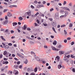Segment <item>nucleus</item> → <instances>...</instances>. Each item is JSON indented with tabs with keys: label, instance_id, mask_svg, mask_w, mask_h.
<instances>
[{
	"label": "nucleus",
	"instance_id": "nucleus-1",
	"mask_svg": "<svg viewBox=\"0 0 75 75\" xmlns=\"http://www.w3.org/2000/svg\"><path fill=\"white\" fill-rule=\"evenodd\" d=\"M64 60L66 62L67 64H68L69 65H70V63H69V59H68V58H64Z\"/></svg>",
	"mask_w": 75,
	"mask_h": 75
},
{
	"label": "nucleus",
	"instance_id": "nucleus-2",
	"mask_svg": "<svg viewBox=\"0 0 75 75\" xmlns=\"http://www.w3.org/2000/svg\"><path fill=\"white\" fill-rule=\"evenodd\" d=\"M52 24L53 27H55L57 26V22L55 21H52Z\"/></svg>",
	"mask_w": 75,
	"mask_h": 75
},
{
	"label": "nucleus",
	"instance_id": "nucleus-3",
	"mask_svg": "<svg viewBox=\"0 0 75 75\" xmlns=\"http://www.w3.org/2000/svg\"><path fill=\"white\" fill-rule=\"evenodd\" d=\"M55 61H56L57 64H58V62L59 61V57L58 56H57L55 59Z\"/></svg>",
	"mask_w": 75,
	"mask_h": 75
},
{
	"label": "nucleus",
	"instance_id": "nucleus-4",
	"mask_svg": "<svg viewBox=\"0 0 75 75\" xmlns=\"http://www.w3.org/2000/svg\"><path fill=\"white\" fill-rule=\"evenodd\" d=\"M65 57L64 58H69L70 56L68 55V53L66 52L65 54Z\"/></svg>",
	"mask_w": 75,
	"mask_h": 75
},
{
	"label": "nucleus",
	"instance_id": "nucleus-5",
	"mask_svg": "<svg viewBox=\"0 0 75 75\" xmlns=\"http://www.w3.org/2000/svg\"><path fill=\"white\" fill-rule=\"evenodd\" d=\"M7 16L8 17H11V16H12V14L10 12H8L7 13Z\"/></svg>",
	"mask_w": 75,
	"mask_h": 75
},
{
	"label": "nucleus",
	"instance_id": "nucleus-6",
	"mask_svg": "<svg viewBox=\"0 0 75 75\" xmlns=\"http://www.w3.org/2000/svg\"><path fill=\"white\" fill-rule=\"evenodd\" d=\"M7 23H8V21L6 20L5 21H4L3 23V24L4 25H5Z\"/></svg>",
	"mask_w": 75,
	"mask_h": 75
},
{
	"label": "nucleus",
	"instance_id": "nucleus-7",
	"mask_svg": "<svg viewBox=\"0 0 75 75\" xmlns=\"http://www.w3.org/2000/svg\"><path fill=\"white\" fill-rule=\"evenodd\" d=\"M18 19L19 21H22L23 20V18L21 17H20L18 18Z\"/></svg>",
	"mask_w": 75,
	"mask_h": 75
},
{
	"label": "nucleus",
	"instance_id": "nucleus-8",
	"mask_svg": "<svg viewBox=\"0 0 75 75\" xmlns=\"http://www.w3.org/2000/svg\"><path fill=\"white\" fill-rule=\"evenodd\" d=\"M59 54H60V55H61V54H64L65 52H64L63 51H59Z\"/></svg>",
	"mask_w": 75,
	"mask_h": 75
},
{
	"label": "nucleus",
	"instance_id": "nucleus-9",
	"mask_svg": "<svg viewBox=\"0 0 75 75\" xmlns=\"http://www.w3.org/2000/svg\"><path fill=\"white\" fill-rule=\"evenodd\" d=\"M13 26H15V25H17V23L16 22H13L12 23Z\"/></svg>",
	"mask_w": 75,
	"mask_h": 75
},
{
	"label": "nucleus",
	"instance_id": "nucleus-10",
	"mask_svg": "<svg viewBox=\"0 0 75 75\" xmlns=\"http://www.w3.org/2000/svg\"><path fill=\"white\" fill-rule=\"evenodd\" d=\"M4 48H5V49H7V48H9V46L6 45L5 46H4Z\"/></svg>",
	"mask_w": 75,
	"mask_h": 75
},
{
	"label": "nucleus",
	"instance_id": "nucleus-11",
	"mask_svg": "<svg viewBox=\"0 0 75 75\" xmlns=\"http://www.w3.org/2000/svg\"><path fill=\"white\" fill-rule=\"evenodd\" d=\"M35 59L37 61H39L40 62V58H39V57H35Z\"/></svg>",
	"mask_w": 75,
	"mask_h": 75
},
{
	"label": "nucleus",
	"instance_id": "nucleus-12",
	"mask_svg": "<svg viewBox=\"0 0 75 75\" xmlns=\"http://www.w3.org/2000/svg\"><path fill=\"white\" fill-rule=\"evenodd\" d=\"M59 15L58 14V12H57L55 15V18H57L58 17Z\"/></svg>",
	"mask_w": 75,
	"mask_h": 75
},
{
	"label": "nucleus",
	"instance_id": "nucleus-13",
	"mask_svg": "<svg viewBox=\"0 0 75 75\" xmlns=\"http://www.w3.org/2000/svg\"><path fill=\"white\" fill-rule=\"evenodd\" d=\"M57 42L56 41V40H54L53 42V45H57Z\"/></svg>",
	"mask_w": 75,
	"mask_h": 75
},
{
	"label": "nucleus",
	"instance_id": "nucleus-14",
	"mask_svg": "<svg viewBox=\"0 0 75 75\" xmlns=\"http://www.w3.org/2000/svg\"><path fill=\"white\" fill-rule=\"evenodd\" d=\"M51 48H52V50H53V51H55L56 48L55 47L53 46H52Z\"/></svg>",
	"mask_w": 75,
	"mask_h": 75
},
{
	"label": "nucleus",
	"instance_id": "nucleus-15",
	"mask_svg": "<svg viewBox=\"0 0 75 75\" xmlns=\"http://www.w3.org/2000/svg\"><path fill=\"white\" fill-rule=\"evenodd\" d=\"M62 67V66H61V65L60 64H59V65H58V69H60Z\"/></svg>",
	"mask_w": 75,
	"mask_h": 75
},
{
	"label": "nucleus",
	"instance_id": "nucleus-16",
	"mask_svg": "<svg viewBox=\"0 0 75 75\" xmlns=\"http://www.w3.org/2000/svg\"><path fill=\"white\" fill-rule=\"evenodd\" d=\"M7 53V51H6V50H5L4 51L3 54L4 55H6Z\"/></svg>",
	"mask_w": 75,
	"mask_h": 75
},
{
	"label": "nucleus",
	"instance_id": "nucleus-17",
	"mask_svg": "<svg viewBox=\"0 0 75 75\" xmlns=\"http://www.w3.org/2000/svg\"><path fill=\"white\" fill-rule=\"evenodd\" d=\"M31 11H30L29 12H26V13H27L28 15V16H31Z\"/></svg>",
	"mask_w": 75,
	"mask_h": 75
},
{
	"label": "nucleus",
	"instance_id": "nucleus-18",
	"mask_svg": "<svg viewBox=\"0 0 75 75\" xmlns=\"http://www.w3.org/2000/svg\"><path fill=\"white\" fill-rule=\"evenodd\" d=\"M52 30H53L54 31V33H57V32L55 31V28H54V27H52Z\"/></svg>",
	"mask_w": 75,
	"mask_h": 75
},
{
	"label": "nucleus",
	"instance_id": "nucleus-19",
	"mask_svg": "<svg viewBox=\"0 0 75 75\" xmlns=\"http://www.w3.org/2000/svg\"><path fill=\"white\" fill-rule=\"evenodd\" d=\"M64 13L65 14V15H68V12L67 11H65L64 12Z\"/></svg>",
	"mask_w": 75,
	"mask_h": 75
},
{
	"label": "nucleus",
	"instance_id": "nucleus-20",
	"mask_svg": "<svg viewBox=\"0 0 75 75\" xmlns=\"http://www.w3.org/2000/svg\"><path fill=\"white\" fill-rule=\"evenodd\" d=\"M1 37L2 40L3 41H6V39H5L4 38H3V36H1Z\"/></svg>",
	"mask_w": 75,
	"mask_h": 75
},
{
	"label": "nucleus",
	"instance_id": "nucleus-21",
	"mask_svg": "<svg viewBox=\"0 0 75 75\" xmlns=\"http://www.w3.org/2000/svg\"><path fill=\"white\" fill-rule=\"evenodd\" d=\"M60 12L61 13L63 14L64 13V10L63 9H62L60 11Z\"/></svg>",
	"mask_w": 75,
	"mask_h": 75
},
{
	"label": "nucleus",
	"instance_id": "nucleus-22",
	"mask_svg": "<svg viewBox=\"0 0 75 75\" xmlns=\"http://www.w3.org/2000/svg\"><path fill=\"white\" fill-rule=\"evenodd\" d=\"M27 26V25H24V28H23L24 30H25L26 29Z\"/></svg>",
	"mask_w": 75,
	"mask_h": 75
},
{
	"label": "nucleus",
	"instance_id": "nucleus-23",
	"mask_svg": "<svg viewBox=\"0 0 75 75\" xmlns=\"http://www.w3.org/2000/svg\"><path fill=\"white\" fill-rule=\"evenodd\" d=\"M38 68L37 67H35L34 69V71L35 72H37V71Z\"/></svg>",
	"mask_w": 75,
	"mask_h": 75
},
{
	"label": "nucleus",
	"instance_id": "nucleus-24",
	"mask_svg": "<svg viewBox=\"0 0 75 75\" xmlns=\"http://www.w3.org/2000/svg\"><path fill=\"white\" fill-rule=\"evenodd\" d=\"M24 63L25 64H27V63H28V60H27V59H25V61L24 62Z\"/></svg>",
	"mask_w": 75,
	"mask_h": 75
},
{
	"label": "nucleus",
	"instance_id": "nucleus-25",
	"mask_svg": "<svg viewBox=\"0 0 75 75\" xmlns=\"http://www.w3.org/2000/svg\"><path fill=\"white\" fill-rule=\"evenodd\" d=\"M13 67L17 69V68H18V66H17V65H16L14 66Z\"/></svg>",
	"mask_w": 75,
	"mask_h": 75
},
{
	"label": "nucleus",
	"instance_id": "nucleus-26",
	"mask_svg": "<svg viewBox=\"0 0 75 75\" xmlns=\"http://www.w3.org/2000/svg\"><path fill=\"white\" fill-rule=\"evenodd\" d=\"M30 7L31 8H32V9H34V8H35V7L32 5H31L30 6Z\"/></svg>",
	"mask_w": 75,
	"mask_h": 75
},
{
	"label": "nucleus",
	"instance_id": "nucleus-27",
	"mask_svg": "<svg viewBox=\"0 0 75 75\" xmlns=\"http://www.w3.org/2000/svg\"><path fill=\"white\" fill-rule=\"evenodd\" d=\"M66 16V15H62L60 16V18H62V17H65Z\"/></svg>",
	"mask_w": 75,
	"mask_h": 75
},
{
	"label": "nucleus",
	"instance_id": "nucleus-28",
	"mask_svg": "<svg viewBox=\"0 0 75 75\" xmlns=\"http://www.w3.org/2000/svg\"><path fill=\"white\" fill-rule=\"evenodd\" d=\"M73 26V24L72 23H70L69 25V27H72V26Z\"/></svg>",
	"mask_w": 75,
	"mask_h": 75
},
{
	"label": "nucleus",
	"instance_id": "nucleus-29",
	"mask_svg": "<svg viewBox=\"0 0 75 75\" xmlns=\"http://www.w3.org/2000/svg\"><path fill=\"white\" fill-rule=\"evenodd\" d=\"M66 10H67L69 11H70V10H69V8L67 7H66Z\"/></svg>",
	"mask_w": 75,
	"mask_h": 75
},
{
	"label": "nucleus",
	"instance_id": "nucleus-30",
	"mask_svg": "<svg viewBox=\"0 0 75 75\" xmlns=\"http://www.w3.org/2000/svg\"><path fill=\"white\" fill-rule=\"evenodd\" d=\"M8 54H9L8 53H7L6 55V57H7V58H8Z\"/></svg>",
	"mask_w": 75,
	"mask_h": 75
},
{
	"label": "nucleus",
	"instance_id": "nucleus-31",
	"mask_svg": "<svg viewBox=\"0 0 75 75\" xmlns=\"http://www.w3.org/2000/svg\"><path fill=\"white\" fill-rule=\"evenodd\" d=\"M43 24L44 25V26H45V27H47V26L48 25V24L47 23H43Z\"/></svg>",
	"mask_w": 75,
	"mask_h": 75
},
{
	"label": "nucleus",
	"instance_id": "nucleus-32",
	"mask_svg": "<svg viewBox=\"0 0 75 75\" xmlns=\"http://www.w3.org/2000/svg\"><path fill=\"white\" fill-rule=\"evenodd\" d=\"M7 10H8V9H4L3 11V13H5V12H6Z\"/></svg>",
	"mask_w": 75,
	"mask_h": 75
},
{
	"label": "nucleus",
	"instance_id": "nucleus-33",
	"mask_svg": "<svg viewBox=\"0 0 75 75\" xmlns=\"http://www.w3.org/2000/svg\"><path fill=\"white\" fill-rule=\"evenodd\" d=\"M64 34L65 35H67V31H66L65 30H64Z\"/></svg>",
	"mask_w": 75,
	"mask_h": 75
},
{
	"label": "nucleus",
	"instance_id": "nucleus-34",
	"mask_svg": "<svg viewBox=\"0 0 75 75\" xmlns=\"http://www.w3.org/2000/svg\"><path fill=\"white\" fill-rule=\"evenodd\" d=\"M69 63H70V64H73V60H70V62H69Z\"/></svg>",
	"mask_w": 75,
	"mask_h": 75
},
{
	"label": "nucleus",
	"instance_id": "nucleus-35",
	"mask_svg": "<svg viewBox=\"0 0 75 75\" xmlns=\"http://www.w3.org/2000/svg\"><path fill=\"white\" fill-rule=\"evenodd\" d=\"M65 26H66V25H63L61 26V28L65 27Z\"/></svg>",
	"mask_w": 75,
	"mask_h": 75
},
{
	"label": "nucleus",
	"instance_id": "nucleus-36",
	"mask_svg": "<svg viewBox=\"0 0 75 75\" xmlns=\"http://www.w3.org/2000/svg\"><path fill=\"white\" fill-rule=\"evenodd\" d=\"M26 38H28V39H29V40H33V39H32V38H30V37H28V36H27V37H26Z\"/></svg>",
	"mask_w": 75,
	"mask_h": 75
},
{
	"label": "nucleus",
	"instance_id": "nucleus-37",
	"mask_svg": "<svg viewBox=\"0 0 75 75\" xmlns=\"http://www.w3.org/2000/svg\"><path fill=\"white\" fill-rule=\"evenodd\" d=\"M38 14H39V13L37 12L35 15V17H36Z\"/></svg>",
	"mask_w": 75,
	"mask_h": 75
},
{
	"label": "nucleus",
	"instance_id": "nucleus-38",
	"mask_svg": "<svg viewBox=\"0 0 75 75\" xmlns=\"http://www.w3.org/2000/svg\"><path fill=\"white\" fill-rule=\"evenodd\" d=\"M67 4V1H64L63 4V5H65V4Z\"/></svg>",
	"mask_w": 75,
	"mask_h": 75
},
{
	"label": "nucleus",
	"instance_id": "nucleus-39",
	"mask_svg": "<svg viewBox=\"0 0 75 75\" xmlns=\"http://www.w3.org/2000/svg\"><path fill=\"white\" fill-rule=\"evenodd\" d=\"M27 29L28 31H30L31 30V29L30 28H28Z\"/></svg>",
	"mask_w": 75,
	"mask_h": 75
},
{
	"label": "nucleus",
	"instance_id": "nucleus-40",
	"mask_svg": "<svg viewBox=\"0 0 75 75\" xmlns=\"http://www.w3.org/2000/svg\"><path fill=\"white\" fill-rule=\"evenodd\" d=\"M56 10L57 11H59V8H56Z\"/></svg>",
	"mask_w": 75,
	"mask_h": 75
},
{
	"label": "nucleus",
	"instance_id": "nucleus-41",
	"mask_svg": "<svg viewBox=\"0 0 75 75\" xmlns=\"http://www.w3.org/2000/svg\"><path fill=\"white\" fill-rule=\"evenodd\" d=\"M71 38L70 37H68L67 38V40H71Z\"/></svg>",
	"mask_w": 75,
	"mask_h": 75
},
{
	"label": "nucleus",
	"instance_id": "nucleus-42",
	"mask_svg": "<svg viewBox=\"0 0 75 75\" xmlns=\"http://www.w3.org/2000/svg\"><path fill=\"white\" fill-rule=\"evenodd\" d=\"M54 10V8H52L50 9V11H52Z\"/></svg>",
	"mask_w": 75,
	"mask_h": 75
},
{
	"label": "nucleus",
	"instance_id": "nucleus-43",
	"mask_svg": "<svg viewBox=\"0 0 75 75\" xmlns=\"http://www.w3.org/2000/svg\"><path fill=\"white\" fill-rule=\"evenodd\" d=\"M13 5H11L8 6L9 8H13Z\"/></svg>",
	"mask_w": 75,
	"mask_h": 75
},
{
	"label": "nucleus",
	"instance_id": "nucleus-44",
	"mask_svg": "<svg viewBox=\"0 0 75 75\" xmlns=\"http://www.w3.org/2000/svg\"><path fill=\"white\" fill-rule=\"evenodd\" d=\"M64 42L65 43H67V40H64Z\"/></svg>",
	"mask_w": 75,
	"mask_h": 75
},
{
	"label": "nucleus",
	"instance_id": "nucleus-45",
	"mask_svg": "<svg viewBox=\"0 0 75 75\" xmlns=\"http://www.w3.org/2000/svg\"><path fill=\"white\" fill-rule=\"evenodd\" d=\"M74 42L73 41V42H71V45H74Z\"/></svg>",
	"mask_w": 75,
	"mask_h": 75
},
{
	"label": "nucleus",
	"instance_id": "nucleus-46",
	"mask_svg": "<svg viewBox=\"0 0 75 75\" xmlns=\"http://www.w3.org/2000/svg\"><path fill=\"white\" fill-rule=\"evenodd\" d=\"M19 68H20V69H22V66L21 65H20L19 67Z\"/></svg>",
	"mask_w": 75,
	"mask_h": 75
},
{
	"label": "nucleus",
	"instance_id": "nucleus-47",
	"mask_svg": "<svg viewBox=\"0 0 75 75\" xmlns=\"http://www.w3.org/2000/svg\"><path fill=\"white\" fill-rule=\"evenodd\" d=\"M2 57H3V54H0V58H2Z\"/></svg>",
	"mask_w": 75,
	"mask_h": 75
},
{
	"label": "nucleus",
	"instance_id": "nucleus-48",
	"mask_svg": "<svg viewBox=\"0 0 75 75\" xmlns=\"http://www.w3.org/2000/svg\"><path fill=\"white\" fill-rule=\"evenodd\" d=\"M30 75H35V74L33 72L30 74Z\"/></svg>",
	"mask_w": 75,
	"mask_h": 75
},
{
	"label": "nucleus",
	"instance_id": "nucleus-49",
	"mask_svg": "<svg viewBox=\"0 0 75 75\" xmlns=\"http://www.w3.org/2000/svg\"><path fill=\"white\" fill-rule=\"evenodd\" d=\"M4 69H5V68H2V69H1V71H3Z\"/></svg>",
	"mask_w": 75,
	"mask_h": 75
},
{
	"label": "nucleus",
	"instance_id": "nucleus-50",
	"mask_svg": "<svg viewBox=\"0 0 75 75\" xmlns=\"http://www.w3.org/2000/svg\"><path fill=\"white\" fill-rule=\"evenodd\" d=\"M12 57H16V55L14 54H13L12 55Z\"/></svg>",
	"mask_w": 75,
	"mask_h": 75
},
{
	"label": "nucleus",
	"instance_id": "nucleus-51",
	"mask_svg": "<svg viewBox=\"0 0 75 75\" xmlns=\"http://www.w3.org/2000/svg\"><path fill=\"white\" fill-rule=\"evenodd\" d=\"M61 47H62L61 45H59L58 48H61Z\"/></svg>",
	"mask_w": 75,
	"mask_h": 75
},
{
	"label": "nucleus",
	"instance_id": "nucleus-52",
	"mask_svg": "<svg viewBox=\"0 0 75 75\" xmlns=\"http://www.w3.org/2000/svg\"><path fill=\"white\" fill-rule=\"evenodd\" d=\"M8 29H6L5 30V32L6 33H8Z\"/></svg>",
	"mask_w": 75,
	"mask_h": 75
},
{
	"label": "nucleus",
	"instance_id": "nucleus-53",
	"mask_svg": "<svg viewBox=\"0 0 75 75\" xmlns=\"http://www.w3.org/2000/svg\"><path fill=\"white\" fill-rule=\"evenodd\" d=\"M8 66H5V69H7V68H8Z\"/></svg>",
	"mask_w": 75,
	"mask_h": 75
},
{
	"label": "nucleus",
	"instance_id": "nucleus-54",
	"mask_svg": "<svg viewBox=\"0 0 75 75\" xmlns=\"http://www.w3.org/2000/svg\"><path fill=\"white\" fill-rule=\"evenodd\" d=\"M44 48H48V47H47V46L45 45V46H44Z\"/></svg>",
	"mask_w": 75,
	"mask_h": 75
},
{
	"label": "nucleus",
	"instance_id": "nucleus-55",
	"mask_svg": "<svg viewBox=\"0 0 75 75\" xmlns=\"http://www.w3.org/2000/svg\"><path fill=\"white\" fill-rule=\"evenodd\" d=\"M8 45H9V46H11V45H12V44L11 43H8Z\"/></svg>",
	"mask_w": 75,
	"mask_h": 75
},
{
	"label": "nucleus",
	"instance_id": "nucleus-56",
	"mask_svg": "<svg viewBox=\"0 0 75 75\" xmlns=\"http://www.w3.org/2000/svg\"><path fill=\"white\" fill-rule=\"evenodd\" d=\"M72 71L74 72H75V68H73L72 69Z\"/></svg>",
	"mask_w": 75,
	"mask_h": 75
},
{
	"label": "nucleus",
	"instance_id": "nucleus-57",
	"mask_svg": "<svg viewBox=\"0 0 75 75\" xmlns=\"http://www.w3.org/2000/svg\"><path fill=\"white\" fill-rule=\"evenodd\" d=\"M17 55L18 56H19V57H20V56L21 55V54H19V53H17Z\"/></svg>",
	"mask_w": 75,
	"mask_h": 75
},
{
	"label": "nucleus",
	"instance_id": "nucleus-58",
	"mask_svg": "<svg viewBox=\"0 0 75 75\" xmlns=\"http://www.w3.org/2000/svg\"><path fill=\"white\" fill-rule=\"evenodd\" d=\"M11 34H13V33H14V31L13 30H12L11 31Z\"/></svg>",
	"mask_w": 75,
	"mask_h": 75
},
{
	"label": "nucleus",
	"instance_id": "nucleus-59",
	"mask_svg": "<svg viewBox=\"0 0 75 75\" xmlns=\"http://www.w3.org/2000/svg\"><path fill=\"white\" fill-rule=\"evenodd\" d=\"M66 7H63L62 8H63V9H64V10H66Z\"/></svg>",
	"mask_w": 75,
	"mask_h": 75
},
{
	"label": "nucleus",
	"instance_id": "nucleus-60",
	"mask_svg": "<svg viewBox=\"0 0 75 75\" xmlns=\"http://www.w3.org/2000/svg\"><path fill=\"white\" fill-rule=\"evenodd\" d=\"M69 6H72V3H70L69 4Z\"/></svg>",
	"mask_w": 75,
	"mask_h": 75
},
{
	"label": "nucleus",
	"instance_id": "nucleus-61",
	"mask_svg": "<svg viewBox=\"0 0 75 75\" xmlns=\"http://www.w3.org/2000/svg\"><path fill=\"white\" fill-rule=\"evenodd\" d=\"M3 62H4L3 60H2L1 61V62H0V63H1V64H2Z\"/></svg>",
	"mask_w": 75,
	"mask_h": 75
},
{
	"label": "nucleus",
	"instance_id": "nucleus-62",
	"mask_svg": "<svg viewBox=\"0 0 75 75\" xmlns=\"http://www.w3.org/2000/svg\"><path fill=\"white\" fill-rule=\"evenodd\" d=\"M50 37L52 38H54V36L51 35Z\"/></svg>",
	"mask_w": 75,
	"mask_h": 75
},
{
	"label": "nucleus",
	"instance_id": "nucleus-63",
	"mask_svg": "<svg viewBox=\"0 0 75 75\" xmlns=\"http://www.w3.org/2000/svg\"><path fill=\"white\" fill-rule=\"evenodd\" d=\"M27 71H30V68H28L27 69Z\"/></svg>",
	"mask_w": 75,
	"mask_h": 75
},
{
	"label": "nucleus",
	"instance_id": "nucleus-64",
	"mask_svg": "<svg viewBox=\"0 0 75 75\" xmlns=\"http://www.w3.org/2000/svg\"><path fill=\"white\" fill-rule=\"evenodd\" d=\"M20 64V61L18 62H17V64H18V65H19V64Z\"/></svg>",
	"mask_w": 75,
	"mask_h": 75
}]
</instances>
